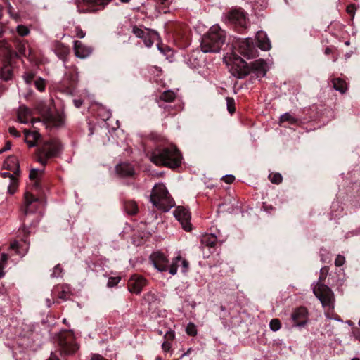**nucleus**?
Listing matches in <instances>:
<instances>
[{"label": "nucleus", "instance_id": "13d9d810", "mask_svg": "<svg viewBox=\"0 0 360 360\" xmlns=\"http://www.w3.org/2000/svg\"><path fill=\"white\" fill-rule=\"evenodd\" d=\"M8 258V255L6 253H3L1 255L0 264H1L4 266L6 264V262H7Z\"/></svg>", "mask_w": 360, "mask_h": 360}, {"label": "nucleus", "instance_id": "c756f323", "mask_svg": "<svg viewBox=\"0 0 360 360\" xmlns=\"http://www.w3.org/2000/svg\"><path fill=\"white\" fill-rule=\"evenodd\" d=\"M55 52L60 59L65 61L66 57L70 53V49L68 46L63 45V44L57 42L55 46Z\"/></svg>", "mask_w": 360, "mask_h": 360}, {"label": "nucleus", "instance_id": "9b49d317", "mask_svg": "<svg viewBox=\"0 0 360 360\" xmlns=\"http://www.w3.org/2000/svg\"><path fill=\"white\" fill-rule=\"evenodd\" d=\"M174 215L181 224L185 231H189L191 230V224L190 223L191 214L188 210L184 207L179 206L174 211Z\"/></svg>", "mask_w": 360, "mask_h": 360}, {"label": "nucleus", "instance_id": "e2e57ef3", "mask_svg": "<svg viewBox=\"0 0 360 360\" xmlns=\"http://www.w3.org/2000/svg\"><path fill=\"white\" fill-rule=\"evenodd\" d=\"M47 360H60V359L55 353L52 352Z\"/></svg>", "mask_w": 360, "mask_h": 360}, {"label": "nucleus", "instance_id": "72a5a7b5", "mask_svg": "<svg viewBox=\"0 0 360 360\" xmlns=\"http://www.w3.org/2000/svg\"><path fill=\"white\" fill-rule=\"evenodd\" d=\"M285 122H288L290 124H295L297 122V119L294 117L289 112H285L280 117V122L283 123Z\"/></svg>", "mask_w": 360, "mask_h": 360}, {"label": "nucleus", "instance_id": "a211bd4d", "mask_svg": "<svg viewBox=\"0 0 360 360\" xmlns=\"http://www.w3.org/2000/svg\"><path fill=\"white\" fill-rule=\"evenodd\" d=\"M250 68V73L255 72L258 76L261 75L264 77L267 71L266 63L263 59L256 60L249 65Z\"/></svg>", "mask_w": 360, "mask_h": 360}, {"label": "nucleus", "instance_id": "dca6fc26", "mask_svg": "<svg viewBox=\"0 0 360 360\" xmlns=\"http://www.w3.org/2000/svg\"><path fill=\"white\" fill-rule=\"evenodd\" d=\"M92 48L86 46L80 41H75L74 52L76 57L84 59L89 57L92 53Z\"/></svg>", "mask_w": 360, "mask_h": 360}, {"label": "nucleus", "instance_id": "69168bd1", "mask_svg": "<svg viewBox=\"0 0 360 360\" xmlns=\"http://www.w3.org/2000/svg\"><path fill=\"white\" fill-rule=\"evenodd\" d=\"M333 52V49L331 47H326L324 50V53L326 55L330 54Z\"/></svg>", "mask_w": 360, "mask_h": 360}, {"label": "nucleus", "instance_id": "58836bf2", "mask_svg": "<svg viewBox=\"0 0 360 360\" xmlns=\"http://www.w3.org/2000/svg\"><path fill=\"white\" fill-rule=\"evenodd\" d=\"M34 86L39 91H44L46 87V82L42 78H38L34 81Z\"/></svg>", "mask_w": 360, "mask_h": 360}, {"label": "nucleus", "instance_id": "338daca9", "mask_svg": "<svg viewBox=\"0 0 360 360\" xmlns=\"http://www.w3.org/2000/svg\"><path fill=\"white\" fill-rule=\"evenodd\" d=\"M3 269H4V266L1 264H0V278L3 277L4 275Z\"/></svg>", "mask_w": 360, "mask_h": 360}, {"label": "nucleus", "instance_id": "473e14b6", "mask_svg": "<svg viewBox=\"0 0 360 360\" xmlns=\"http://www.w3.org/2000/svg\"><path fill=\"white\" fill-rule=\"evenodd\" d=\"M12 70L9 65H4L1 70V77L5 81H8L12 78Z\"/></svg>", "mask_w": 360, "mask_h": 360}, {"label": "nucleus", "instance_id": "4d7b16f0", "mask_svg": "<svg viewBox=\"0 0 360 360\" xmlns=\"http://www.w3.org/2000/svg\"><path fill=\"white\" fill-rule=\"evenodd\" d=\"M352 333L356 339L360 340V329L359 328H354L352 330Z\"/></svg>", "mask_w": 360, "mask_h": 360}, {"label": "nucleus", "instance_id": "0e129e2a", "mask_svg": "<svg viewBox=\"0 0 360 360\" xmlns=\"http://www.w3.org/2000/svg\"><path fill=\"white\" fill-rule=\"evenodd\" d=\"M11 149V144L9 142L6 143V146L4 148L0 150V153H3L4 151L8 150Z\"/></svg>", "mask_w": 360, "mask_h": 360}, {"label": "nucleus", "instance_id": "8fccbe9b", "mask_svg": "<svg viewBox=\"0 0 360 360\" xmlns=\"http://www.w3.org/2000/svg\"><path fill=\"white\" fill-rule=\"evenodd\" d=\"M186 333L190 335H195L197 330L195 326L192 323H189L186 328Z\"/></svg>", "mask_w": 360, "mask_h": 360}, {"label": "nucleus", "instance_id": "412c9836", "mask_svg": "<svg viewBox=\"0 0 360 360\" xmlns=\"http://www.w3.org/2000/svg\"><path fill=\"white\" fill-rule=\"evenodd\" d=\"M143 301L148 304L149 311L155 310L160 304V300L158 298V295L152 292H148L145 294Z\"/></svg>", "mask_w": 360, "mask_h": 360}, {"label": "nucleus", "instance_id": "de8ad7c7", "mask_svg": "<svg viewBox=\"0 0 360 360\" xmlns=\"http://www.w3.org/2000/svg\"><path fill=\"white\" fill-rule=\"evenodd\" d=\"M345 262V258L344 256L338 255L335 260V265L336 266H342Z\"/></svg>", "mask_w": 360, "mask_h": 360}, {"label": "nucleus", "instance_id": "4c0bfd02", "mask_svg": "<svg viewBox=\"0 0 360 360\" xmlns=\"http://www.w3.org/2000/svg\"><path fill=\"white\" fill-rule=\"evenodd\" d=\"M227 110L231 113L233 114L236 111L235 108V101L233 98L227 97L226 98Z\"/></svg>", "mask_w": 360, "mask_h": 360}, {"label": "nucleus", "instance_id": "c85d7f7f", "mask_svg": "<svg viewBox=\"0 0 360 360\" xmlns=\"http://www.w3.org/2000/svg\"><path fill=\"white\" fill-rule=\"evenodd\" d=\"M49 124L53 127H60L64 123L65 118L63 115L56 113L51 114L47 118Z\"/></svg>", "mask_w": 360, "mask_h": 360}, {"label": "nucleus", "instance_id": "a19ab883", "mask_svg": "<svg viewBox=\"0 0 360 360\" xmlns=\"http://www.w3.org/2000/svg\"><path fill=\"white\" fill-rule=\"evenodd\" d=\"M17 50L19 55L27 56V45L25 42H20L17 46Z\"/></svg>", "mask_w": 360, "mask_h": 360}, {"label": "nucleus", "instance_id": "a18cd8bd", "mask_svg": "<svg viewBox=\"0 0 360 360\" xmlns=\"http://www.w3.org/2000/svg\"><path fill=\"white\" fill-rule=\"evenodd\" d=\"M74 36L80 39L85 37L86 33L79 27H75L74 30Z\"/></svg>", "mask_w": 360, "mask_h": 360}, {"label": "nucleus", "instance_id": "f3484780", "mask_svg": "<svg viewBox=\"0 0 360 360\" xmlns=\"http://www.w3.org/2000/svg\"><path fill=\"white\" fill-rule=\"evenodd\" d=\"M76 70L77 68L73 66L70 72H66L61 82L64 88L68 89L76 84L78 77V73Z\"/></svg>", "mask_w": 360, "mask_h": 360}, {"label": "nucleus", "instance_id": "bb28decb", "mask_svg": "<svg viewBox=\"0 0 360 360\" xmlns=\"http://www.w3.org/2000/svg\"><path fill=\"white\" fill-rule=\"evenodd\" d=\"M4 167L16 174L19 172V165L18 158L15 156L8 157L4 162Z\"/></svg>", "mask_w": 360, "mask_h": 360}, {"label": "nucleus", "instance_id": "bf43d9fd", "mask_svg": "<svg viewBox=\"0 0 360 360\" xmlns=\"http://www.w3.org/2000/svg\"><path fill=\"white\" fill-rule=\"evenodd\" d=\"M1 176L4 178H9L10 180L15 177L13 174H11L9 172H3L1 173Z\"/></svg>", "mask_w": 360, "mask_h": 360}, {"label": "nucleus", "instance_id": "f8f14e48", "mask_svg": "<svg viewBox=\"0 0 360 360\" xmlns=\"http://www.w3.org/2000/svg\"><path fill=\"white\" fill-rule=\"evenodd\" d=\"M147 285V280L140 275H133L128 281V290L135 294H139Z\"/></svg>", "mask_w": 360, "mask_h": 360}, {"label": "nucleus", "instance_id": "c03bdc74", "mask_svg": "<svg viewBox=\"0 0 360 360\" xmlns=\"http://www.w3.org/2000/svg\"><path fill=\"white\" fill-rule=\"evenodd\" d=\"M175 338V333L174 330L169 329L165 332V334L164 335V339L165 341H168L172 343V342Z\"/></svg>", "mask_w": 360, "mask_h": 360}, {"label": "nucleus", "instance_id": "7c9ffc66", "mask_svg": "<svg viewBox=\"0 0 360 360\" xmlns=\"http://www.w3.org/2000/svg\"><path fill=\"white\" fill-rule=\"evenodd\" d=\"M124 208L125 212L130 215L136 214L138 212V206L134 200H125L124 202Z\"/></svg>", "mask_w": 360, "mask_h": 360}, {"label": "nucleus", "instance_id": "09e8293b", "mask_svg": "<svg viewBox=\"0 0 360 360\" xmlns=\"http://www.w3.org/2000/svg\"><path fill=\"white\" fill-rule=\"evenodd\" d=\"M62 274V268L59 264L56 265L53 269L51 274L52 277H59L61 276Z\"/></svg>", "mask_w": 360, "mask_h": 360}, {"label": "nucleus", "instance_id": "2f4dec72", "mask_svg": "<svg viewBox=\"0 0 360 360\" xmlns=\"http://www.w3.org/2000/svg\"><path fill=\"white\" fill-rule=\"evenodd\" d=\"M333 87L335 90L345 93L347 89V84L345 81L342 79L336 78L333 79Z\"/></svg>", "mask_w": 360, "mask_h": 360}, {"label": "nucleus", "instance_id": "5fc2aeb1", "mask_svg": "<svg viewBox=\"0 0 360 360\" xmlns=\"http://www.w3.org/2000/svg\"><path fill=\"white\" fill-rule=\"evenodd\" d=\"M8 131L13 136H15V137H19L20 136V133L13 127H9Z\"/></svg>", "mask_w": 360, "mask_h": 360}, {"label": "nucleus", "instance_id": "6ab92c4d", "mask_svg": "<svg viewBox=\"0 0 360 360\" xmlns=\"http://www.w3.org/2000/svg\"><path fill=\"white\" fill-rule=\"evenodd\" d=\"M176 98V92L172 90H166L162 92L155 99L159 107L162 108V103H172Z\"/></svg>", "mask_w": 360, "mask_h": 360}, {"label": "nucleus", "instance_id": "774afa93", "mask_svg": "<svg viewBox=\"0 0 360 360\" xmlns=\"http://www.w3.org/2000/svg\"><path fill=\"white\" fill-rule=\"evenodd\" d=\"M158 1L161 4H165L169 1V0H158Z\"/></svg>", "mask_w": 360, "mask_h": 360}, {"label": "nucleus", "instance_id": "37998d69", "mask_svg": "<svg viewBox=\"0 0 360 360\" xmlns=\"http://www.w3.org/2000/svg\"><path fill=\"white\" fill-rule=\"evenodd\" d=\"M16 30L18 34L22 37L27 36L30 33L28 27L22 25H18Z\"/></svg>", "mask_w": 360, "mask_h": 360}, {"label": "nucleus", "instance_id": "f03ea898", "mask_svg": "<svg viewBox=\"0 0 360 360\" xmlns=\"http://www.w3.org/2000/svg\"><path fill=\"white\" fill-rule=\"evenodd\" d=\"M150 160L155 165L176 168L181 165L182 155L179 149L173 145L155 149Z\"/></svg>", "mask_w": 360, "mask_h": 360}, {"label": "nucleus", "instance_id": "393cba45", "mask_svg": "<svg viewBox=\"0 0 360 360\" xmlns=\"http://www.w3.org/2000/svg\"><path fill=\"white\" fill-rule=\"evenodd\" d=\"M116 172L121 176H131L134 174V169L129 163H121L116 166Z\"/></svg>", "mask_w": 360, "mask_h": 360}, {"label": "nucleus", "instance_id": "5701e85b", "mask_svg": "<svg viewBox=\"0 0 360 360\" xmlns=\"http://www.w3.org/2000/svg\"><path fill=\"white\" fill-rule=\"evenodd\" d=\"M179 262H181L182 271L184 273L187 271L189 264L187 260L182 259L181 257L179 255L173 259L172 263L169 266V272L172 275H175L177 273V269L179 266L178 263Z\"/></svg>", "mask_w": 360, "mask_h": 360}, {"label": "nucleus", "instance_id": "a878e982", "mask_svg": "<svg viewBox=\"0 0 360 360\" xmlns=\"http://www.w3.org/2000/svg\"><path fill=\"white\" fill-rule=\"evenodd\" d=\"M24 134L25 137V142L29 147H33L36 145L37 141L40 138V134L37 131H30L25 129Z\"/></svg>", "mask_w": 360, "mask_h": 360}, {"label": "nucleus", "instance_id": "9d476101", "mask_svg": "<svg viewBox=\"0 0 360 360\" xmlns=\"http://www.w3.org/2000/svg\"><path fill=\"white\" fill-rule=\"evenodd\" d=\"M150 260L155 269L160 272L169 271V260L161 252H155L150 256Z\"/></svg>", "mask_w": 360, "mask_h": 360}, {"label": "nucleus", "instance_id": "b1692460", "mask_svg": "<svg viewBox=\"0 0 360 360\" xmlns=\"http://www.w3.org/2000/svg\"><path fill=\"white\" fill-rule=\"evenodd\" d=\"M258 47L263 51H268L271 49V42L266 34L263 31H258L256 34Z\"/></svg>", "mask_w": 360, "mask_h": 360}, {"label": "nucleus", "instance_id": "f704fd0d", "mask_svg": "<svg viewBox=\"0 0 360 360\" xmlns=\"http://www.w3.org/2000/svg\"><path fill=\"white\" fill-rule=\"evenodd\" d=\"M217 238L212 235H207L202 238V243L207 246L214 247L216 245Z\"/></svg>", "mask_w": 360, "mask_h": 360}, {"label": "nucleus", "instance_id": "3c124183", "mask_svg": "<svg viewBox=\"0 0 360 360\" xmlns=\"http://www.w3.org/2000/svg\"><path fill=\"white\" fill-rule=\"evenodd\" d=\"M40 171L37 169H32L30 172V179L32 180H35L37 179L38 175L39 174Z\"/></svg>", "mask_w": 360, "mask_h": 360}, {"label": "nucleus", "instance_id": "7ed1b4c3", "mask_svg": "<svg viewBox=\"0 0 360 360\" xmlns=\"http://www.w3.org/2000/svg\"><path fill=\"white\" fill-rule=\"evenodd\" d=\"M225 41L224 32L218 25H213L203 36L200 47L204 53H217Z\"/></svg>", "mask_w": 360, "mask_h": 360}, {"label": "nucleus", "instance_id": "052dcab7", "mask_svg": "<svg viewBox=\"0 0 360 360\" xmlns=\"http://www.w3.org/2000/svg\"><path fill=\"white\" fill-rule=\"evenodd\" d=\"M75 106L77 108H80L83 104V101L81 99H75L74 100Z\"/></svg>", "mask_w": 360, "mask_h": 360}, {"label": "nucleus", "instance_id": "680f3d73", "mask_svg": "<svg viewBox=\"0 0 360 360\" xmlns=\"http://www.w3.org/2000/svg\"><path fill=\"white\" fill-rule=\"evenodd\" d=\"M91 360H108L105 359L103 356L99 354H94L91 359Z\"/></svg>", "mask_w": 360, "mask_h": 360}, {"label": "nucleus", "instance_id": "603ef678", "mask_svg": "<svg viewBox=\"0 0 360 360\" xmlns=\"http://www.w3.org/2000/svg\"><path fill=\"white\" fill-rule=\"evenodd\" d=\"M172 347V343L164 340V342L162 344V349L165 352H168Z\"/></svg>", "mask_w": 360, "mask_h": 360}, {"label": "nucleus", "instance_id": "39448f33", "mask_svg": "<svg viewBox=\"0 0 360 360\" xmlns=\"http://www.w3.org/2000/svg\"><path fill=\"white\" fill-rule=\"evenodd\" d=\"M150 201L158 209L167 212L174 207L175 202L163 184H156L151 192Z\"/></svg>", "mask_w": 360, "mask_h": 360}, {"label": "nucleus", "instance_id": "49530a36", "mask_svg": "<svg viewBox=\"0 0 360 360\" xmlns=\"http://www.w3.org/2000/svg\"><path fill=\"white\" fill-rule=\"evenodd\" d=\"M34 77V74L31 72H25L23 79L27 84H30Z\"/></svg>", "mask_w": 360, "mask_h": 360}, {"label": "nucleus", "instance_id": "ddd939ff", "mask_svg": "<svg viewBox=\"0 0 360 360\" xmlns=\"http://www.w3.org/2000/svg\"><path fill=\"white\" fill-rule=\"evenodd\" d=\"M229 20L241 28H245L247 26V18L241 9H233L228 14Z\"/></svg>", "mask_w": 360, "mask_h": 360}, {"label": "nucleus", "instance_id": "e433bc0d", "mask_svg": "<svg viewBox=\"0 0 360 360\" xmlns=\"http://www.w3.org/2000/svg\"><path fill=\"white\" fill-rule=\"evenodd\" d=\"M132 32L136 37L142 39L146 34V30H143L135 25L132 27Z\"/></svg>", "mask_w": 360, "mask_h": 360}, {"label": "nucleus", "instance_id": "6e6d98bb", "mask_svg": "<svg viewBox=\"0 0 360 360\" xmlns=\"http://www.w3.org/2000/svg\"><path fill=\"white\" fill-rule=\"evenodd\" d=\"M355 6L354 4H350L347 7V12L353 16L355 12Z\"/></svg>", "mask_w": 360, "mask_h": 360}, {"label": "nucleus", "instance_id": "ea45409f", "mask_svg": "<svg viewBox=\"0 0 360 360\" xmlns=\"http://www.w3.org/2000/svg\"><path fill=\"white\" fill-rule=\"evenodd\" d=\"M17 187H18V180L15 177V178L12 179L11 180H10V184L8 186V193L11 194H13L15 192Z\"/></svg>", "mask_w": 360, "mask_h": 360}, {"label": "nucleus", "instance_id": "864d4df0", "mask_svg": "<svg viewBox=\"0 0 360 360\" xmlns=\"http://www.w3.org/2000/svg\"><path fill=\"white\" fill-rule=\"evenodd\" d=\"M222 180L227 184H231L235 180V177L233 175H225L222 177Z\"/></svg>", "mask_w": 360, "mask_h": 360}, {"label": "nucleus", "instance_id": "cd10ccee", "mask_svg": "<svg viewBox=\"0 0 360 360\" xmlns=\"http://www.w3.org/2000/svg\"><path fill=\"white\" fill-rule=\"evenodd\" d=\"M158 37V33L155 30L146 29V34L142 38L145 46L150 48L153 46L155 39Z\"/></svg>", "mask_w": 360, "mask_h": 360}, {"label": "nucleus", "instance_id": "4be33fe9", "mask_svg": "<svg viewBox=\"0 0 360 360\" xmlns=\"http://www.w3.org/2000/svg\"><path fill=\"white\" fill-rule=\"evenodd\" d=\"M54 292L57 293L59 299L67 300L70 298L72 295L70 285L67 284L58 285L54 288Z\"/></svg>", "mask_w": 360, "mask_h": 360}, {"label": "nucleus", "instance_id": "20e7f679", "mask_svg": "<svg viewBox=\"0 0 360 360\" xmlns=\"http://www.w3.org/2000/svg\"><path fill=\"white\" fill-rule=\"evenodd\" d=\"M328 274L326 267L321 269V275L318 282L313 288V292L316 297L321 301L323 307L333 309L334 307V295L332 290L323 283Z\"/></svg>", "mask_w": 360, "mask_h": 360}, {"label": "nucleus", "instance_id": "79ce46f5", "mask_svg": "<svg viewBox=\"0 0 360 360\" xmlns=\"http://www.w3.org/2000/svg\"><path fill=\"white\" fill-rule=\"evenodd\" d=\"M269 326L273 331H277L281 328V323L279 319H274L270 321Z\"/></svg>", "mask_w": 360, "mask_h": 360}, {"label": "nucleus", "instance_id": "423d86ee", "mask_svg": "<svg viewBox=\"0 0 360 360\" xmlns=\"http://www.w3.org/2000/svg\"><path fill=\"white\" fill-rule=\"evenodd\" d=\"M59 150L60 143L58 140L49 139L45 141L37 150V161L44 166L47 160L55 156Z\"/></svg>", "mask_w": 360, "mask_h": 360}, {"label": "nucleus", "instance_id": "2eb2a0df", "mask_svg": "<svg viewBox=\"0 0 360 360\" xmlns=\"http://www.w3.org/2000/svg\"><path fill=\"white\" fill-rule=\"evenodd\" d=\"M113 0H83L89 12H97L103 10Z\"/></svg>", "mask_w": 360, "mask_h": 360}, {"label": "nucleus", "instance_id": "aec40b11", "mask_svg": "<svg viewBox=\"0 0 360 360\" xmlns=\"http://www.w3.org/2000/svg\"><path fill=\"white\" fill-rule=\"evenodd\" d=\"M18 119L23 124H27L31 122L34 124L37 120L32 118L31 110L25 106H20L18 110Z\"/></svg>", "mask_w": 360, "mask_h": 360}, {"label": "nucleus", "instance_id": "1a4fd4ad", "mask_svg": "<svg viewBox=\"0 0 360 360\" xmlns=\"http://www.w3.org/2000/svg\"><path fill=\"white\" fill-rule=\"evenodd\" d=\"M236 46L238 52L248 58H252L257 56V49L251 38L239 39L237 41Z\"/></svg>", "mask_w": 360, "mask_h": 360}, {"label": "nucleus", "instance_id": "4468645a", "mask_svg": "<svg viewBox=\"0 0 360 360\" xmlns=\"http://www.w3.org/2000/svg\"><path fill=\"white\" fill-rule=\"evenodd\" d=\"M291 319L294 326H304L307 323V309L303 307L295 309L292 312Z\"/></svg>", "mask_w": 360, "mask_h": 360}, {"label": "nucleus", "instance_id": "f257e3e1", "mask_svg": "<svg viewBox=\"0 0 360 360\" xmlns=\"http://www.w3.org/2000/svg\"><path fill=\"white\" fill-rule=\"evenodd\" d=\"M40 200L29 192L25 194V207L23 210L22 226L19 229V233H23V244L14 241L11 244V249L15 250L16 254L23 256L27 251L29 243L27 237L30 233L29 229L35 226L40 220V214L38 212Z\"/></svg>", "mask_w": 360, "mask_h": 360}, {"label": "nucleus", "instance_id": "6e6552de", "mask_svg": "<svg viewBox=\"0 0 360 360\" xmlns=\"http://www.w3.org/2000/svg\"><path fill=\"white\" fill-rule=\"evenodd\" d=\"M228 65L230 66L231 74L238 78H243L250 73L249 65L239 56L230 58Z\"/></svg>", "mask_w": 360, "mask_h": 360}, {"label": "nucleus", "instance_id": "0eeeda50", "mask_svg": "<svg viewBox=\"0 0 360 360\" xmlns=\"http://www.w3.org/2000/svg\"><path fill=\"white\" fill-rule=\"evenodd\" d=\"M58 345L61 354L72 355L75 353L79 347L75 342L73 334L70 332H65L58 337Z\"/></svg>", "mask_w": 360, "mask_h": 360}, {"label": "nucleus", "instance_id": "c9c22d12", "mask_svg": "<svg viewBox=\"0 0 360 360\" xmlns=\"http://www.w3.org/2000/svg\"><path fill=\"white\" fill-rule=\"evenodd\" d=\"M269 179L271 183L275 184H279L282 182L283 177L280 173L270 174Z\"/></svg>", "mask_w": 360, "mask_h": 360}]
</instances>
